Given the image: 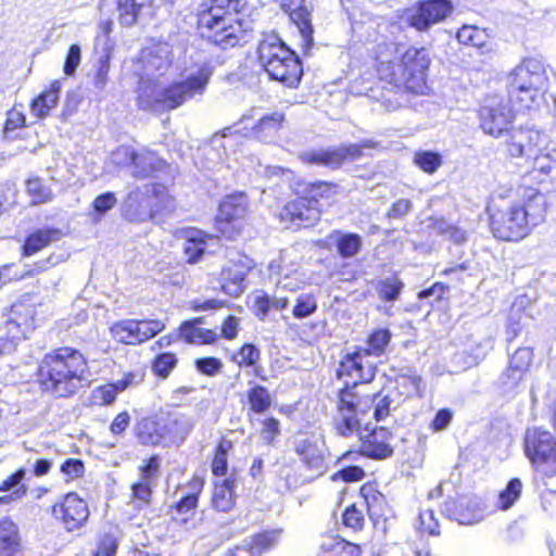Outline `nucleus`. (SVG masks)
I'll use <instances>...</instances> for the list:
<instances>
[{
  "label": "nucleus",
  "instance_id": "f257e3e1",
  "mask_svg": "<svg viewBox=\"0 0 556 556\" xmlns=\"http://www.w3.org/2000/svg\"><path fill=\"white\" fill-rule=\"evenodd\" d=\"M556 192V151L541 152L518 184L492 195L485 206L488 227L502 242L518 243L546 220L545 193Z\"/></svg>",
  "mask_w": 556,
  "mask_h": 556
},
{
  "label": "nucleus",
  "instance_id": "f03ea898",
  "mask_svg": "<svg viewBox=\"0 0 556 556\" xmlns=\"http://www.w3.org/2000/svg\"><path fill=\"white\" fill-rule=\"evenodd\" d=\"M115 162L130 168L135 179H151L143 188L130 190L123 201V215L131 223L154 222L172 213L176 199L170 193L178 175L177 168L151 150L135 151L122 147L115 152Z\"/></svg>",
  "mask_w": 556,
  "mask_h": 556
},
{
  "label": "nucleus",
  "instance_id": "7ed1b4c3",
  "mask_svg": "<svg viewBox=\"0 0 556 556\" xmlns=\"http://www.w3.org/2000/svg\"><path fill=\"white\" fill-rule=\"evenodd\" d=\"M172 64V50L165 42H151L142 48L135 62V71L143 80L140 86L138 104L143 110L164 111L176 109L186 100L202 94L212 72L206 66L186 80L169 87H162L154 78L163 76Z\"/></svg>",
  "mask_w": 556,
  "mask_h": 556
},
{
  "label": "nucleus",
  "instance_id": "20e7f679",
  "mask_svg": "<svg viewBox=\"0 0 556 556\" xmlns=\"http://www.w3.org/2000/svg\"><path fill=\"white\" fill-rule=\"evenodd\" d=\"M89 374L87 356L77 348L61 345L39 359L35 382L42 394L54 399H72L84 387Z\"/></svg>",
  "mask_w": 556,
  "mask_h": 556
},
{
  "label": "nucleus",
  "instance_id": "39448f33",
  "mask_svg": "<svg viewBox=\"0 0 556 556\" xmlns=\"http://www.w3.org/2000/svg\"><path fill=\"white\" fill-rule=\"evenodd\" d=\"M244 0H206L198 11V27L202 35L223 49L240 43L245 33L241 14Z\"/></svg>",
  "mask_w": 556,
  "mask_h": 556
},
{
  "label": "nucleus",
  "instance_id": "423d86ee",
  "mask_svg": "<svg viewBox=\"0 0 556 556\" xmlns=\"http://www.w3.org/2000/svg\"><path fill=\"white\" fill-rule=\"evenodd\" d=\"M304 191L278 207L275 216L287 229L300 231L318 225L324 213L320 201L333 202L340 186L333 181L316 180L308 182Z\"/></svg>",
  "mask_w": 556,
  "mask_h": 556
},
{
  "label": "nucleus",
  "instance_id": "0eeeda50",
  "mask_svg": "<svg viewBox=\"0 0 556 556\" xmlns=\"http://www.w3.org/2000/svg\"><path fill=\"white\" fill-rule=\"evenodd\" d=\"M258 60L274 80L288 87H296L303 73L299 58L278 37L265 34L258 43Z\"/></svg>",
  "mask_w": 556,
  "mask_h": 556
},
{
  "label": "nucleus",
  "instance_id": "6e6552de",
  "mask_svg": "<svg viewBox=\"0 0 556 556\" xmlns=\"http://www.w3.org/2000/svg\"><path fill=\"white\" fill-rule=\"evenodd\" d=\"M386 54L379 51L381 66L378 71L386 79L395 85L404 86L413 92H420L425 87L426 72L429 67L430 60L427 51L421 48H408L401 59L392 64L390 73H386L390 62L384 59Z\"/></svg>",
  "mask_w": 556,
  "mask_h": 556
},
{
  "label": "nucleus",
  "instance_id": "1a4fd4ad",
  "mask_svg": "<svg viewBox=\"0 0 556 556\" xmlns=\"http://www.w3.org/2000/svg\"><path fill=\"white\" fill-rule=\"evenodd\" d=\"M357 382L345 381L336 393L334 430L337 434L348 438L361 427V416H365L370 408L372 396L362 391Z\"/></svg>",
  "mask_w": 556,
  "mask_h": 556
},
{
  "label": "nucleus",
  "instance_id": "9d476101",
  "mask_svg": "<svg viewBox=\"0 0 556 556\" xmlns=\"http://www.w3.org/2000/svg\"><path fill=\"white\" fill-rule=\"evenodd\" d=\"M522 452L540 480L556 477V434L543 427L528 428L523 434Z\"/></svg>",
  "mask_w": 556,
  "mask_h": 556
},
{
  "label": "nucleus",
  "instance_id": "9b49d317",
  "mask_svg": "<svg viewBox=\"0 0 556 556\" xmlns=\"http://www.w3.org/2000/svg\"><path fill=\"white\" fill-rule=\"evenodd\" d=\"M437 496H446L441 504L442 515L463 526H472L484 518L481 500L460 491L451 480L441 482L434 490Z\"/></svg>",
  "mask_w": 556,
  "mask_h": 556
},
{
  "label": "nucleus",
  "instance_id": "f8f14e48",
  "mask_svg": "<svg viewBox=\"0 0 556 556\" xmlns=\"http://www.w3.org/2000/svg\"><path fill=\"white\" fill-rule=\"evenodd\" d=\"M249 217L250 202L247 192L224 195L213 220L216 237L228 241L237 240L248 227Z\"/></svg>",
  "mask_w": 556,
  "mask_h": 556
},
{
  "label": "nucleus",
  "instance_id": "ddd939ff",
  "mask_svg": "<svg viewBox=\"0 0 556 556\" xmlns=\"http://www.w3.org/2000/svg\"><path fill=\"white\" fill-rule=\"evenodd\" d=\"M543 65L535 59H526L508 77L509 101L516 104L517 111L529 110L544 86Z\"/></svg>",
  "mask_w": 556,
  "mask_h": 556
},
{
  "label": "nucleus",
  "instance_id": "4468645a",
  "mask_svg": "<svg viewBox=\"0 0 556 556\" xmlns=\"http://www.w3.org/2000/svg\"><path fill=\"white\" fill-rule=\"evenodd\" d=\"M29 293L14 301L5 313L4 334L0 338L2 346H16L26 340L38 326V308Z\"/></svg>",
  "mask_w": 556,
  "mask_h": 556
},
{
  "label": "nucleus",
  "instance_id": "2eb2a0df",
  "mask_svg": "<svg viewBox=\"0 0 556 556\" xmlns=\"http://www.w3.org/2000/svg\"><path fill=\"white\" fill-rule=\"evenodd\" d=\"M49 513L52 519L68 533L86 528L91 515L88 502L76 491L61 495L50 505Z\"/></svg>",
  "mask_w": 556,
  "mask_h": 556
},
{
  "label": "nucleus",
  "instance_id": "dca6fc26",
  "mask_svg": "<svg viewBox=\"0 0 556 556\" xmlns=\"http://www.w3.org/2000/svg\"><path fill=\"white\" fill-rule=\"evenodd\" d=\"M165 328V321L159 318H125L114 321L109 331L116 343L137 346L154 339Z\"/></svg>",
  "mask_w": 556,
  "mask_h": 556
},
{
  "label": "nucleus",
  "instance_id": "f3484780",
  "mask_svg": "<svg viewBox=\"0 0 556 556\" xmlns=\"http://www.w3.org/2000/svg\"><path fill=\"white\" fill-rule=\"evenodd\" d=\"M522 111L516 110V104L509 108L507 101L500 96H489L480 109L481 128L485 135L492 137L502 136L508 130L516 114Z\"/></svg>",
  "mask_w": 556,
  "mask_h": 556
},
{
  "label": "nucleus",
  "instance_id": "a211bd4d",
  "mask_svg": "<svg viewBox=\"0 0 556 556\" xmlns=\"http://www.w3.org/2000/svg\"><path fill=\"white\" fill-rule=\"evenodd\" d=\"M453 5L447 0L420 1L405 10L403 18L418 31H426L451 15Z\"/></svg>",
  "mask_w": 556,
  "mask_h": 556
},
{
  "label": "nucleus",
  "instance_id": "6ab92c4d",
  "mask_svg": "<svg viewBox=\"0 0 556 556\" xmlns=\"http://www.w3.org/2000/svg\"><path fill=\"white\" fill-rule=\"evenodd\" d=\"M358 443L365 452V457L372 460H386L395 453L396 442L394 432L386 426H375L358 434Z\"/></svg>",
  "mask_w": 556,
  "mask_h": 556
},
{
  "label": "nucleus",
  "instance_id": "aec40b11",
  "mask_svg": "<svg viewBox=\"0 0 556 556\" xmlns=\"http://www.w3.org/2000/svg\"><path fill=\"white\" fill-rule=\"evenodd\" d=\"M142 377L137 380V375L134 371H127L123 377L116 381L102 383L93 388L85 403L88 408L103 407L112 405L119 393L128 388L142 382Z\"/></svg>",
  "mask_w": 556,
  "mask_h": 556
},
{
  "label": "nucleus",
  "instance_id": "412c9836",
  "mask_svg": "<svg viewBox=\"0 0 556 556\" xmlns=\"http://www.w3.org/2000/svg\"><path fill=\"white\" fill-rule=\"evenodd\" d=\"M187 484L192 491L182 495L175 504L169 506L172 520L180 525H186L194 518L205 480L201 476L193 475Z\"/></svg>",
  "mask_w": 556,
  "mask_h": 556
},
{
  "label": "nucleus",
  "instance_id": "4be33fe9",
  "mask_svg": "<svg viewBox=\"0 0 556 556\" xmlns=\"http://www.w3.org/2000/svg\"><path fill=\"white\" fill-rule=\"evenodd\" d=\"M366 356L362 348L357 346L353 352L343 355L337 368V377L351 379L350 382H357L358 386L370 383L376 370L374 367L365 374L363 357Z\"/></svg>",
  "mask_w": 556,
  "mask_h": 556
},
{
  "label": "nucleus",
  "instance_id": "5701e85b",
  "mask_svg": "<svg viewBox=\"0 0 556 556\" xmlns=\"http://www.w3.org/2000/svg\"><path fill=\"white\" fill-rule=\"evenodd\" d=\"M240 403L248 417L265 415L273 407L274 396L267 387L249 381L248 389L240 395Z\"/></svg>",
  "mask_w": 556,
  "mask_h": 556
},
{
  "label": "nucleus",
  "instance_id": "b1692460",
  "mask_svg": "<svg viewBox=\"0 0 556 556\" xmlns=\"http://www.w3.org/2000/svg\"><path fill=\"white\" fill-rule=\"evenodd\" d=\"M205 321L204 316L186 319L179 324L180 340L188 345H214L219 341L215 329L200 327Z\"/></svg>",
  "mask_w": 556,
  "mask_h": 556
},
{
  "label": "nucleus",
  "instance_id": "393cba45",
  "mask_svg": "<svg viewBox=\"0 0 556 556\" xmlns=\"http://www.w3.org/2000/svg\"><path fill=\"white\" fill-rule=\"evenodd\" d=\"M62 237V230L56 227L35 228L25 236L20 247L21 256L30 257L60 241Z\"/></svg>",
  "mask_w": 556,
  "mask_h": 556
},
{
  "label": "nucleus",
  "instance_id": "a878e982",
  "mask_svg": "<svg viewBox=\"0 0 556 556\" xmlns=\"http://www.w3.org/2000/svg\"><path fill=\"white\" fill-rule=\"evenodd\" d=\"M194 420L185 414L168 413L163 422V442L166 446H180L191 434Z\"/></svg>",
  "mask_w": 556,
  "mask_h": 556
},
{
  "label": "nucleus",
  "instance_id": "bb28decb",
  "mask_svg": "<svg viewBox=\"0 0 556 556\" xmlns=\"http://www.w3.org/2000/svg\"><path fill=\"white\" fill-rule=\"evenodd\" d=\"M302 465L308 471L319 476L326 471L327 463L325 451L314 438H305L299 441L294 447Z\"/></svg>",
  "mask_w": 556,
  "mask_h": 556
},
{
  "label": "nucleus",
  "instance_id": "cd10ccee",
  "mask_svg": "<svg viewBox=\"0 0 556 556\" xmlns=\"http://www.w3.org/2000/svg\"><path fill=\"white\" fill-rule=\"evenodd\" d=\"M253 266V261L247 255H240L238 260H231L220 270L222 289L228 292L230 288H233L236 293H241L243 281Z\"/></svg>",
  "mask_w": 556,
  "mask_h": 556
},
{
  "label": "nucleus",
  "instance_id": "c85d7f7f",
  "mask_svg": "<svg viewBox=\"0 0 556 556\" xmlns=\"http://www.w3.org/2000/svg\"><path fill=\"white\" fill-rule=\"evenodd\" d=\"M163 422L156 415L143 416L136 420L134 435L143 446H163Z\"/></svg>",
  "mask_w": 556,
  "mask_h": 556
},
{
  "label": "nucleus",
  "instance_id": "c756f323",
  "mask_svg": "<svg viewBox=\"0 0 556 556\" xmlns=\"http://www.w3.org/2000/svg\"><path fill=\"white\" fill-rule=\"evenodd\" d=\"M235 488L236 479L233 477H227L223 480L215 481L213 483L210 498L211 508L220 514L232 511L237 505Z\"/></svg>",
  "mask_w": 556,
  "mask_h": 556
},
{
  "label": "nucleus",
  "instance_id": "7c9ffc66",
  "mask_svg": "<svg viewBox=\"0 0 556 556\" xmlns=\"http://www.w3.org/2000/svg\"><path fill=\"white\" fill-rule=\"evenodd\" d=\"M359 495L363 497L367 514L372 520L386 518V515L390 511V504L376 480L363 483L359 488Z\"/></svg>",
  "mask_w": 556,
  "mask_h": 556
},
{
  "label": "nucleus",
  "instance_id": "2f4dec72",
  "mask_svg": "<svg viewBox=\"0 0 556 556\" xmlns=\"http://www.w3.org/2000/svg\"><path fill=\"white\" fill-rule=\"evenodd\" d=\"M283 533L282 528L266 529L251 534L241 547L249 556H263L274 549Z\"/></svg>",
  "mask_w": 556,
  "mask_h": 556
},
{
  "label": "nucleus",
  "instance_id": "473e14b6",
  "mask_svg": "<svg viewBox=\"0 0 556 556\" xmlns=\"http://www.w3.org/2000/svg\"><path fill=\"white\" fill-rule=\"evenodd\" d=\"M25 476L26 469L20 467L2 480L0 492L3 494L0 495V506L11 505L26 497L29 488L23 481Z\"/></svg>",
  "mask_w": 556,
  "mask_h": 556
},
{
  "label": "nucleus",
  "instance_id": "72a5a7b5",
  "mask_svg": "<svg viewBox=\"0 0 556 556\" xmlns=\"http://www.w3.org/2000/svg\"><path fill=\"white\" fill-rule=\"evenodd\" d=\"M185 242L182 252L188 264L199 263L206 250L207 241L213 239V236L205 231L189 227L182 230Z\"/></svg>",
  "mask_w": 556,
  "mask_h": 556
},
{
  "label": "nucleus",
  "instance_id": "f704fd0d",
  "mask_svg": "<svg viewBox=\"0 0 556 556\" xmlns=\"http://www.w3.org/2000/svg\"><path fill=\"white\" fill-rule=\"evenodd\" d=\"M23 549L18 525L10 517L0 519V556H17Z\"/></svg>",
  "mask_w": 556,
  "mask_h": 556
},
{
  "label": "nucleus",
  "instance_id": "c9c22d12",
  "mask_svg": "<svg viewBox=\"0 0 556 556\" xmlns=\"http://www.w3.org/2000/svg\"><path fill=\"white\" fill-rule=\"evenodd\" d=\"M327 239L333 242L337 254L342 260L356 257L363 249V239L356 232L332 230L328 233Z\"/></svg>",
  "mask_w": 556,
  "mask_h": 556
},
{
  "label": "nucleus",
  "instance_id": "e433bc0d",
  "mask_svg": "<svg viewBox=\"0 0 556 556\" xmlns=\"http://www.w3.org/2000/svg\"><path fill=\"white\" fill-rule=\"evenodd\" d=\"M358 544L343 539L339 534H324L318 556H361Z\"/></svg>",
  "mask_w": 556,
  "mask_h": 556
},
{
  "label": "nucleus",
  "instance_id": "4c0bfd02",
  "mask_svg": "<svg viewBox=\"0 0 556 556\" xmlns=\"http://www.w3.org/2000/svg\"><path fill=\"white\" fill-rule=\"evenodd\" d=\"M230 362L235 363L239 368L247 369L252 368L255 376L261 377L263 380L266 378L261 375L263 371L260 365L262 359L261 350L251 342L242 343L236 352L229 357Z\"/></svg>",
  "mask_w": 556,
  "mask_h": 556
},
{
  "label": "nucleus",
  "instance_id": "58836bf2",
  "mask_svg": "<svg viewBox=\"0 0 556 556\" xmlns=\"http://www.w3.org/2000/svg\"><path fill=\"white\" fill-rule=\"evenodd\" d=\"M25 191L31 206L47 204L54 199L52 189L45 179L39 176H30L26 179Z\"/></svg>",
  "mask_w": 556,
  "mask_h": 556
},
{
  "label": "nucleus",
  "instance_id": "ea45409f",
  "mask_svg": "<svg viewBox=\"0 0 556 556\" xmlns=\"http://www.w3.org/2000/svg\"><path fill=\"white\" fill-rule=\"evenodd\" d=\"M155 483L137 480L130 485L128 503L137 511L149 508L153 504Z\"/></svg>",
  "mask_w": 556,
  "mask_h": 556
},
{
  "label": "nucleus",
  "instance_id": "a19ab883",
  "mask_svg": "<svg viewBox=\"0 0 556 556\" xmlns=\"http://www.w3.org/2000/svg\"><path fill=\"white\" fill-rule=\"evenodd\" d=\"M299 159L305 164H320L330 167H339L346 159V153L340 150H315L299 154Z\"/></svg>",
  "mask_w": 556,
  "mask_h": 556
},
{
  "label": "nucleus",
  "instance_id": "79ce46f5",
  "mask_svg": "<svg viewBox=\"0 0 556 556\" xmlns=\"http://www.w3.org/2000/svg\"><path fill=\"white\" fill-rule=\"evenodd\" d=\"M61 91V81L54 80L50 84L48 90L39 94L30 105L31 113L37 117H46L50 110L55 108L59 102Z\"/></svg>",
  "mask_w": 556,
  "mask_h": 556
},
{
  "label": "nucleus",
  "instance_id": "37998d69",
  "mask_svg": "<svg viewBox=\"0 0 556 556\" xmlns=\"http://www.w3.org/2000/svg\"><path fill=\"white\" fill-rule=\"evenodd\" d=\"M150 361V368L153 376L159 380L167 379L177 368L179 357L175 352H159Z\"/></svg>",
  "mask_w": 556,
  "mask_h": 556
},
{
  "label": "nucleus",
  "instance_id": "c03bdc74",
  "mask_svg": "<svg viewBox=\"0 0 556 556\" xmlns=\"http://www.w3.org/2000/svg\"><path fill=\"white\" fill-rule=\"evenodd\" d=\"M233 450V443L226 437H220L213 450L211 471L215 477H224L228 472V456Z\"/></svg>",
  "mask_w": 556,
  "mask_h": 556
},
{
  "label": "nucleus",
  "instance_id": "a18cd8bd",
  "mask_svg": "<svg viewBox=\"0 0 556 556\" xmlns=\"http://www.w3.org/2000/svg\"><path fill=\"white\" fill-rule=\"evenodd\" d=\"M404 287V281L397 274H393L390 277L378 280L375 289L381 302L391 303L401 298Z\"/></svg>",
  "mask_w": 556,
  "mask_h": 556
},
{
  "label": "nucleus",
  "instance_id": "49530a36",
  "mask_svg": "<svg viewBox=\"0 0 556 556\" xmlns=\"http://www.w3.org/2000/svg\"><path fill=\"white\" fill-rule=\"evenodd\" d=\"M392 332L388 328H376L366 338V346L362 348L367 356L383 355L391 342Z\"/></svg>",
  "mask_w": 556,
  "mask_h": 556
},
{
  "label": "nucleus",
  "instance_id": "de8ad7c7",
  "mask_svg": "<svg viewBox=\"0 0 556 556\" xmlns=\"http://www.w3.org/2000/svg\"><path fill=\"white\" fill-rule=\"evenodd\" d=\"M413 164L427 175H433L443 165V155L438 151L417 150L413 155Z\"/></svg>",
  "mask_w": 556,
  "mask_h": 556
},
{
  "label": "nucleus",
  "instance_id": "09e8293b",
  "mask_svg": "<svg viewBox=\"0 0 556 556\" xmlns=\"http://www.w3.org/2000/svg\"><path fill=\"white\" fill-rule=\"evenodd\" d=\"M522 491L523 483L520 478L509 479L505 488L498 493L497 508L503 511L510 509L521 497Z\"/></svg>",
  "mask_w": 556,
  "mask_h": 556
},
{
  "label": "nucleus",
  "instance_id": "8fccbe9b",
  "mask_svg": "<svg viewBox=\"0 0 556 556\" xmlns=\"http://www.w3.org/2000/svg\"><path fill=\"white\" fill-rule=\"evenodd\" d=\"M150 4V0H118V20L125 26L134 25L142 9Z\"/></svg>",
  "mask_w": 556,
  "mask_h": 556
},
{
  "label": "nucleus",
  "instance_id": "3c124183",
  "mask_svg": "<svg viewBox=\"0 0 556 556\" xmlns=\"http://www.w3.org/2000/svg\"><path fill=\"white\" fill-rule=\"evenodd\" d=\"M533 357H534L533 348H528V346L518 348L514 352V354L509 361V364L503 375L506 377H509L510 375H513L515 372H519V374L526 372L529 369V367L531 366Z\"/></svg>",
  "mask_w": 556,
  "mask_h": 556
},
{
  "label": "nucleus",
  "instance_id": "603ef678",
  "mask_svg": "<svg viewBox=\"0 0 556 556\" xmlns=\"http://www.w3.org/2000/svg\"><path fill=\"white\" fill-rule=\"evenodd\" d=\"M281 432L280 420L275 416L268 415L261 420L258 435L265 445L275 446Z\"/></svg>",
  "mask_w": 556,
  "mask_h": 556
},
{
  "label": "nucleus",
  "instance_id": "864d4df0",
  "mask_svg": "<svg viewBox=\"0 0 556 556\" xmlns=\"http://www.w3.org/2000/svg\"><path fill=\"white\" fill-rule=\"evenodd\" d=\"M457 40L465 46L482 48L489 40L488 33L472 25H464L456 34Z\"/></svg>",
  "mask_w": 556,
  "mask_h": 556
},
{
  "label": "nucleus",
  "instance_id": "5fc2aeb1",
  "mask_svg": "<svg viewBox=\"0 0 556 556\" xmlns=\"http://www.w3.org/2000/svg\"><path fill=\"white\" fill-rule=\"evenodd\" d=\"M119 541L116 534L113 532L100 533L90 556H116Z\"/></svg>",
  "mask_w": 556,
  "mask_h": 556
},
{
  "label": "nucleus",
  "instance_id": "6e6d98bb",
  "mask_svg": "<svg viewBox=\"0 0 556 556\" xmlns=\"http://www.w3.org/2000/svg\"><path fill=\"white\" fill-rule=\"evenodd\" d=\"M416 528L421 534L440 535V523L434 510L431 508L420 509Z\"/></svg>",
  "mask_w": 556,
  "mask_h": 556
},
{
  "label": "nucleus",
  "instance_id": "4d7b16f0",
  "mask_svg": "<svg viewBox=\"0 0 556 556\" xmlns=\"http://www.w3.org/2000/svg\"><path fill=\"white\" fill-rule=\"evenodd\" d=\"M53 266L52 256L35 261L30 264H26L24 269L16 273L11 279L12 281H21L25 279L35 278L45 271L49 270Z\"/></svg>",
  "mask_w": 556,
  "mask_h": 556
},
{
  "label": "nucleus",
  "instance_id": "13d9d810",
  "mask_svg": "<svg viewBox=\"0 0 556 556\" xmlns=\"http://www.w3.org/2000/svg\"><path fill=\"white\" fill-rule=\"evenodd\" d=\"M139 480L155 483L161 472V458L153 454L147 457L138 467Z\"/></svg>",
  "mask_w": 556,
  "mask_h": 556
},
{
  "label": "nucleus",
  "instance_id": "bf43d9fd",
  "mask_svg": "<svg viewBox=\"0 0 556 556\" xmlns=\"http://www.w3.org/2000/svg\"><path fill=\"white\" fill-rule=\"evenodd\" d=\"M342 525L354 532L363 530L365 526V516L355 503L344 508L342 513Z\"/></svg>",
  "mask_w": 556,
  "mask_h": 556
},
{
  "label": "nucleus",
  "instance_id": "052dcab7",
  "mask_svg": "<svg viewBox=\"0 0 556 556\" xmlns=\"http://www.w3.org/2000/svg\"><path fill=\"white\" fill-rule=\"evenodd\" d=\"M317 302L313 294H302L296 298L295 304L292 308V315L296 319H302L311 316L317 311Z\"/></svg>",
  "mask_w": 556,
  "mask_h": 556
},
{
  "label": "nucleus",
  "instance_id": "680f3d73",
  "mask_svg": "<svg viewBox=\"0 0 556 556\" xmlns=\"http://www.w3.org/2000/svg\"><path fill=\"white\" fill-rule=\"evenodd\" d=\"M111 48L98 60L97 68L92 77V84L98 90H103L109 80Z\"/></svg>",
  "mask_w": 556,
  "mask_h": 556
},
{
  "label": "nucleus",
  "instance_id": "e2e57ef3",
  "mask_svg": "<svg viewBox=\"0 0 556 556\" xmlns=\"http://www.w3.org/2000/svg\"><path fill=\"white\" fill-rule=\"evenodd\" d=\"M370 396H372L371 404H374V419L377 422L386 420L391 414V397L388 394H381V392L370 393Z\"/></svg>",
  "mask_w": 556,
  "mask_h": 556
},
{
  "label": "nucleus",
  "instance_id": "0e129e2a",
  "mask_svg": "<svg viewBox=\"0 0 556 556\" xmlns=\"http://www.w3.org/2000/svg\"><path fill=\"white\" fill-rule=\"evenodd\" d=\"M223 366V362L216 356H202L194 359L197 371L207 377L216 376Z\"/></svg>",
  "mask_w": 556,
  "mask_h": 556
},
{
  "label": "nucleus",
  "instance_id": "69168bd1",
  "mask_svg": "<svg viewBox=\"0 0 556 556\" xmlns=\"http://www.w3.org/2000/svg\"><path fill=\"white\" fill-rule=\"evenodd\" d=\"M366 472L363 467L358 465L345 466L332 473V481H342L344 483H353L363 480Z\"/></svg>",
  "mask_w": 556,
  "mask_h": 556
},
{
  "label": "nucleus",
  "instance_id": "338daca9",
  "mask_svg": "<svg viewBox=\"0 0 556 556\" xmlns=\"http://www.w3.org/2000/svg\"><path fill=\"white\" fill-rule=\"evenodd\" d=\"M66 481H74L85 475V464L80 458H66L60 467Z\"/></svg>",
  "mask_w": 556,
  "mask_h": 556
},
{
  "label": "nucleus",
  "instance_id": "774afa93",
  "mask_svg": "<svg viewBox=\"0 0 556 556\" xmlns=\"http://www.w3.org/2000/svg\"><path fill=\"white\" fill-rule=\"evenodd\" d=\"M240 331V318L230 314L227 315L220 323L219 339L223 338L228 341L235 340Z\"/></svg>",
  "mask_w": 556,
  "mask_h": 556
}]
</instances>
